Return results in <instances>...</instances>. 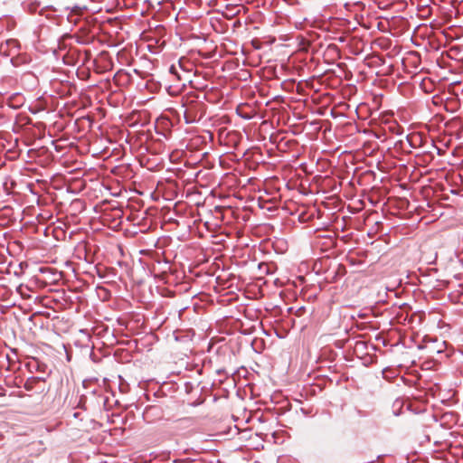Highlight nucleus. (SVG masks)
Here are the masks:
<instances>
[{
  "label": "nucleus",
  "mask_w": 463,
  "mask_h": 463,
  "mask_svg": "<svg viewBox=\"0 0 463 463\" xmlns=\"http://www.w3.org/2000/svg\"><path fill=\"white\" fill-rule=\"evenodd\" d=\"M185 117H186V122H192L193 121L192 119H188L186 115H185Z\"/></svg>",
  "instance_id": "nucleus-2"
},
{
  "label": "nucleus",
  "mask_w": 463,
  "mask_h": 463,
  "mask_svg": "<svg viewBox=\"0 0 463 463\" xmlns=\"http://www.w3.org/2000/svg\"><path fill=\"white\" fill-rule=\"evenodd\" d=\"M19 43L15 39H8L0 43V52L5 56H14L19 53Z\"/></svg>",
  "instance_id": "nucleus-1"
}]
</instances>
